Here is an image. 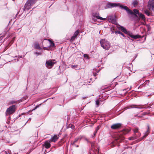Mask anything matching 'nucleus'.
Segmentation results:
<instances>
[{"instance_id":"obj_1","label":"nucleus","mask_w":154,"mask_h":154,"mask_svg":"<svg viewBox=\"0 0 154 154\" xmlns=\"http://www.w3.org/2000/svg\"><path fill=\"white\" fill-rule=\"evenodd\" d=\"M117 6H119L121 9H124L126 10L127 14H134V15H136L137 14H138L140 18L143 21L145 20L146 18L144 15L141 13H139L138 10L137 9L134 10V12H133L131 10L129 9L127 7L121 5L119 3H109L106 5V7L108 8Z\"/></svg>"},{"instance_id":"obj_2","label":"nucleus","mask_w":154,"mask_h":154,"mask_svg":"<svg viewBox=\"0 0 154 154\" xmlns=\"http://www.w3.org/2000/svg\"><path fill=\"white\" fill-rule=\"evenodd\" d=\"M147 9L145 11V13L148 16L152 15L154 13V0H149L147 5Z\"/></svg>"},{"instance_id":"obj_3","label":"nucleus","mask_w":154,"mask_h":154,"mask_svg":"<svg viewBox=\"0 0 154 154\" xmlns=\"http://www.w3.org/2000/svg\"><path fill=\"white\" fill-rule=\"evenodd\" d=\"M101 46L104 49L108 50L110 46V43L107 40L103 39L100 41Z\"/></svg>"},{"instance_id":"obj_4","label":"nucleus","mask_w":154,"mask_h":154,"mask_svg":"<svg viewBox=\"0 0 154 154\" xmlns=\"http://www.w3.org/2000/svg\"><path fill=\"white\" fill-rule=\"evenodd\" d=\"M56 62L54 60H48L46 61L45 63V66L48 69L51 68L53 67Z\"/></svg>"},{"instance_id":"obj_5","label":"nucleus","mask_w":154,"mask_h":154,"mask_svg":"<svg viewBox=\"0 0 154 154\" xmlns=\"http://www.w3.org/2000/svg\"><path fill=\"white\" fill-rule=\"evenodd\" d=\"M34 3V2L33 0H28L25 5L24 8V10H28L30 9L31 5Z\"/></svg>"},{"instance_id":"obj_6","label":"nucleus","mask_w":154,"mask_h":154,"mask_svg":"<svg viewBox=\"0 0 154 154\" xmlns=\"http://www.w3.org/2000/svg\"><path fill=\"white\" fill-rule=\"evenodd\" d=\"M15 105H12L10 106L6 110V113L7 115L8 114H11L14 113L15 109Z\"/></svg>"},{"instance_id":"obj_7","label":"nucleus","mask_w":154,"mask_h":154,"mask_svg":"<svg viewBox=\"0 0 154 154\" xmlns=\"http://www.w3.org/2000/svg\"><path fill=\"white\" fill-rule=\"evenodd\" d=\"M92 16L93 17L92 18L94 20V17H96L97 19L99 20H106V18H102L100 17L99 15V14L97 13H93L92 14Z\"/></svg>"},{"instance_id":"obj_8","label":"nucleus","mask_w":154,"mask_h":154,"mask_svg":"<svg viewBox=\"0 0 154 154\" xmlns=\"http://www.w3.org/2000/svg\"><path fill=\"white\" fill-rule=\"evenodd\" d=\"M45 43L48 45V46L49 47H53L54 46V44L50 40H45Z\"/></svg>"},{"instance_id":"obj_9","label":"nucleus","mask_w":154,"mask_h":154,"mask_svg":"<svg viewBox=\"0 0 154 154\" xmlns=\"http://www.w3.org/2000/svg\"><path fill=\"white\" fill-rule=\"evenodd\" d=\"M121 126V125L120 123H117L113 124L111 126V128L113 129H118Z\"/></svg>"},{"instance_id":"obj_10","label":"nucleus","mask_w":154,"mask_h":154,"mask_svg":"<svg viewBox=\"0 0 154 154\" xmlns=\"http://www.w3.org/2000/svg\"><path fill=\"white\" fill-rule=\"evenodd\" d=\"M58 139V137L56 135H55L54 137H51L50 140H49V142H54L57 141Z\"/></svg>"},{"instance_id":"obj_11","label":"nucleus","mask_w":154,"mask_h":154,"mask_svg":"<svg viewBox=\"0 0 154 154\" xmlns=\"http://www.w3.org/2000/svg\"><path fill=\"white\" fill-rule=\"evenodd\" d=\"M49 142V140L48 141L45 142V143L43 145L46 148L48 149L51 146V144Z\"/></svg>"},{"instance_id":"obj_12","label":"nucleus","mask_w":154,"mask_h":154,"mask_svg":"<svg viewBox=\"0 0 154 154\" xmlns=\"http://www.w3.org/2000/svg\"><path fill=\"white\" fill-rule=\"evenodd\" d=\"M79 33V30H76L74 33L73 36L71 37V40L73 41L75 39Z\"/></svg>"},{"instance_id":"obj_13","label":"nucleus","mask_w":154,"mask_h":154,"mask_svg":"<svg viewBox=\"0 0 154 154\" xmlns=\"http://www.w3.org/2000/svg\"><path fill=\"white\" fill-rule=\"evenodd\" d=\"M118 28L120 30L123 31L124 33H128V31H127V30L124 27L122 26H119L118 27Z\"/></svg>"},{"instance_id":"obj_14","label":"nucleus","mask_w":154,"mask_h":154,"mask_svg":"<svg viewBox=\"0 0 154 154\" xmlns=\"http://www.w3.org/2000/svg\"><path fill=\"white\" fill-rule=\"evenodd\" d=\"M148 130L145 133L144 135L141 138V140L144 139L146 136H147L149 132V128L148 127Z\"/></svg>"},{"instance_id":"obj_15","label":"nucleus","mask_w":154,"mask_h":154,"mask_svg":"<svg viewBox=\"0 0 154 154\" xmlns=\"http://www.w3.org/2000/svg\"><path fill=\"white\" fill-rule=\"evenodd\" d=\"M34 46V48L36 49L40 50L41 49L39 46V45L37 43H35Z\"/></svg>"},{"instance_id":"obj_16","label":"nucleus","mask_w":154,"mask_h":154,"mask_svg":"<svg viewBox=\"0 0 154 154\" xmlns=\"http://www.w3.org/2000/svg\"><path fill=\"white\" fill-rule=\"evenodd\" d=\"M130 131V130L128 129H125L123 131L122 133L124 134H126L128 133Z\"/></svg>"},{"instance_id":"obj_17","label":"nucleus","mask_w":154,"mask_h":154,"mask_svg":"<svg viewBox=\"0 0 154 154\" xmlns=\"http://www.w3.org/2000/svg\"><path fill=\"white\" fill-rule=\"evenodd\" d=\"M129 36L132 38L134 39H136L138 38V36L137 35H133L130 34L129 35Z\"/></svg>"},{"instance_id":"obj_18","label":"nucleus","mask_w":154,"mask_h":154,"mask_svg":"<svg viewBox=\"0 0 154 154\" xmlns=\"http://www.w3.org/2000/svg\"><path fill=\"white\" fill-rule=\"evenodd\" d=\"M108 19L109 20L111 21L112 22H113V20L114 19V18L113 16H109L108 17Z\"/></svg>"},{"instance_id":"obj_19","label":"nucleus","mask_w":154,"mask_h":154,"mask_svg":"<svg viewBox=\"0 0 154 154\" xmlns=\"http://www.w3.org/2000/svg\"><path fill=\"white\" fill-rule=\"evenodd\" d=\"M115 33L116 34H120L122 35V36L123 37H125V35H124L120 31H115Z\"/></svg>"},{"instance_id":"obj_20","label":"nucleus","mask_w":154,"mask_h":154,"mask_svg":"<svg viewBox=\"0 0 154 154\" xmlns=\"http://www.w3.org/2000/svg\"><path fill=\"white\" fill-rule=\"evenodd\" d=\"M84 57L85 59H88L89 58V57L87 54H84Z\"/></svg>"},{"instance_id":"obj_21","label":"nucleus","mask_w":154,"mask_h":154,"mask_svg":"<svg viewBox=\"0 0 154 154\" xmlns=\"http://www.w3.org/2000/svg\"><path fill=\"white\" fill-rule=\"evenodd\" d=\"M79 139V138H77V139H75V140L73 142H72L71 143V144H72V145H74V144H75V143L76 142H77V141H78V140Z\"/></svg>"},{"instance_id":"obj_22","label":"nucleus","mask_w":154,"mask_h":154,"mask_svg":"<svg viewBox=\"0 0 154 154\" xmlns=\"http://www.w3.org/2000/svg\"><path fill=\"white\" fill-rule=\"evenodd\" d=\"M138 2L136 1H134L133 2V4L134 6H135V5H137V4Z\"/></svg>"},{"instance_id":"obj_23","label":"nucleus","mask_w":154,"mask_h":154,"mask_svg":"<svg viewBox=\"0 0 154 154\" xmlns=\"http://www.w3.org/2000/svg\"><path fill=\"white\" fill-rule=\"evenodd\" d=\"M99 102H100L99 100H97L96 101V104L97 105V106H99Z\"/></svg>"},{"instance_id":"obj_24","label":"nucleus","mask_w":154,"mask_h":154,"mask_svg":"<svg viewBox=\"0 0 154 154\" xmlns=\"http://www.w3.org/2000/svg\"><path fill=\"white\" fill-rule=\"evenodd\" d=\"M77 66H78L77 65H71V67L72 68H76L77 67Z\"/></svg>"},{"instance_id":"obj_25","label":"nucleus","mask_w":154,"mask_h":154,"mask_svg":"<svg viewBox=\"0 0 154 154\" xmlns=\"http://www.w3.org/2000/svg\"><path fill=\"white\" fill-rule=\"evenodd\" d=\"M138 129L137 128H135L134 130V133H136V132H138Z\"/></svg>"},{"instance_id":"obj_26","label":"nucleus","mask_w":154,"mask_h":154,"mask_svg":"<svg viewBox=\"0 0 154 154\" xmlns=\"http://www.w3.org/2000/svg\"><path fill=\"white\" fill-rule=\"evenodd\" d=\"M99 126H98L97 127V129L95 131H94V135H95L96 134L97 132V130H98V129H99Z\"/></svg>"},{"instance_id":"obj_27","label":"nucleus","mask_w":154,"mask_h":154,"mask_svg":"<svg viewBox=\"0 0 154 154\" xmlns=\"http://www.w3.org/2000/svg\"><path fill=\"white\" fill-rule=\"evenodd\" d=\"M136 139V137H130L129 138V139L130 140H133L134 139Z\"/></svg>"},{"instance_id":"obj_28","label":"nucleus","mask_w":154,"mask_h":154,"mask_svg":"<svg viewBox=\"0 0 154 154\" xmlns=\"http://www.w3.org/2000/svg\"><path fill=\"white\" fill-rule=\"evenodd\" d=\"M134 108H143V107H141V106H140V107H136Z\"/></svg>"},{"instance_id":"obj_29","label":"nucleus","mask_w":154,"mask_h":154,"mask_svg":"<svg viewBox=\"0 0 154 154\" xmlns=\"http://www.w3.org/2000/svg\"><path fill=\"white\" fill-rule=\"evenodd\" d=\"M119 139H121V140H123L124 139V138L123 137H119Z\"/></svg>"},{"instance_id":"obj_30","label":"nucleus","mask_w":154,"mask_h":154,"mask_svg":"<svg viewBox=\"0 0 154 154\" xmlns=\"http://www.w3.org/2000/svg\"><path fill=\"white\" fill-rule=\"evenodd\" d=\"M71 128H72V129H74V126L73 125H72L71 126Z\"/></svg>"},{"instance_id":"obj_31","label":"nucleus","mask_w":154,"mask_h":154,"mask_svg":"<svg viewBox=\"0 0 154 154\" xmlns=\"http://www.w3.org/2000/svg\"><path fill=\"white\" fill-rule=\"evenodd\" d=\"M38 106H36L35 107V109H37V108L38 107Z\"/></svg>"},{"instance_id":"obj_32","label":"nucleus","mask_w":154,"mask_h":154,"mask_svg":"<svg viewBox=\"0 0 154 154\" xmlns=\"http://www.w3.org/2000/svg\"><path fill=\"white\" fill-rule=\"evenodd\" d=\"M35 54H41V53H37V52H36L35 53Z\"/></svg>"},{"instance_id":"obj_33","label":"nucleus","mask_w":154,"mask_h":154,"mask_svg":"<svg viewBox=\"0 0 154 154\" xmlns=\"http://www.w3.org/2000/svg\"><path fill=\"white\" fill-rule=\"evenodd\" d=\"M138 133H139V137H140V136L141 135V134L139 132H138Z\"/></svg>"},{"instance_id":"obj_34","label":"nucleus","mask_w":154,"mask_h":154,"mask_svg":"<svg viewBox=\"0 0 154 154\" xmlns=\"http://www.w3.org/2000/svg\"><path fill=\"white\" fill-rule=\"evenodd\" d=\"M139 20H140V19H139L138 20H137V23H139Z\"/></svg>"},{"instance_id":"obj_35","label":"nucleus","mask_w":154,"mask_h":154,"mask_svg":"<svg viewBox=\"0 0 154 154\" xmlns=\"http://www.w3.org/2000/svg\"><path fill=\"white\" fill-rule=\"evenodd\" d=\"M16 103V102L15 101H14V102H13L12 103Z\"/></svg>"},{"instance_id":"obj_36","label":"nucleus","mask_w":154,"mask_h":154,"mask_svg":"<svg viewBox=\"0 0 154 154\" xmlns=\"http://www.w3.org/2000/svg\"><path fill=\"white\" fill-rule=\"evenodd\" d=\"M141 24H144V23H143V22H141Z\"/></svg>"}]
</instances>
